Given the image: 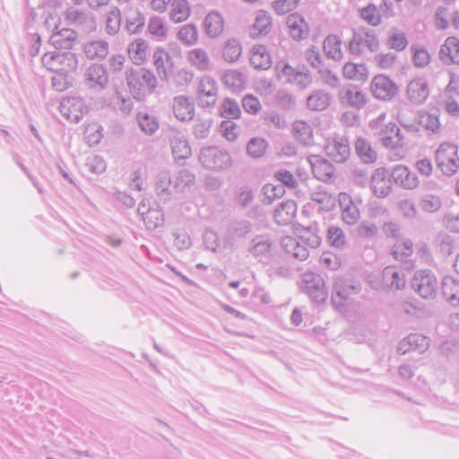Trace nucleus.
Segmentation results:
<instances>
[{"instance_id": "obj_45", "label": "nucleus", "mask_w": 459, "mask_h": 459, "mask_svg": "<svg viewBox=\"0 0 459 459\" xmlns=\"http://www.w3.org/2000/svg\"><path fill=\"white\" fill-rule=\"evenodd\" d=\"M190 15V6L186 0H174L169 13L170 20L174 22H182Z\"/></svg>"}, {"instance_id": "obj_52", "label": "nucleus", "mask_w": 459, "mask_h": 459, "mask_svg": "<svg viewBox=\"0 0 459 459\" xmlns=\"http://www.w3.org/2000/svg\"><path fill=\"white\" fill-rule=\"evenodd\" d=\"M121 25V15L118 8H112L107 14L106 31L109 35H115L118 32Z\"/></svg>"}, {"instance_id": "obj_41", "label": "nucleus", "mask_w": 459, "mask_h": 459, "mask_svg": "<svg viewBox=\"0 0 459 459\" xmlns=\"http://www.w3.org/2000/svg\"><path fill=\"white\" fill-rule=\"evenodd\" d=\"M294 137L303 145L308 146L313 143V129L305 121H296L293 124Z\"/></svg>"}, {"instance_id": "obj_53", "label": "nucleus", "mask_w": 459, "mask_h": 459, "mask_svg": "<svg viewBox=\"0 0 459 459\" xmlns=\"http://www.w3.org/2000/svg\"><path fill=\"white\" fill-rule=\"evenodd\" d=\"M267 142L263 138L255 137L249 140L247 145V152L249 156L257 159L264 155Z\"/></svg>"}, {"instance_id": "obj_21", "label": "nucleus", "mask_w": 459, "mask_h": 459, "mask_svg": "<svg viewBox=\"0 0 459 459\" xmlns=\"http://www.w3.org/2000/svg\"><path fill=\"white\" fill-rule=\"evenodd\" d=\"M390 177L395 184L405 189H414L419 184L417 176L402 165L394 167Z\"/></svg>"}, {"instance_id": "obj_28", "label": "nucleus", "mask_w": 459, "mask_h": 459, "mask_svg": "<svg viewBox=\"0 0 459 459\" xmlns=\"http://www.w3.org/2000/svg\"><path fill=\"white\" fill-rule=\"evenodd\" d=\"M291 38L295 40L306 39L308 35V25L299 13L290 14L286 22Z\"/></svg>"}, {"instance_id": "obj_8", "label": "nucleus", "mask_w": 459, "mask_h": 459, "mask_svg": "<svg viewBox=\"0 0 459 459\" xmlns=\"http://www.w3.org/2000/svg\"><path fill=\"white\" fill-rule=\"evenodd\" d=\"M413 290L423 299L434 298L437 290V281L429 270L415 273L411 281Z\"/></svg>"}, {"instance_id": "obj_43", "label": "nucleus", "mask_w": 459, "mask_h": 459, "mask_svg": "<svg viewBox=\"0 0 459 459\" xmlns=\"http://www.w3.org/2000/svg\"><path fill=\"white\" fill-rule=\"evenodd\" d=\"M342 40L336 35H328L324 40V52L326 56L333 60H341L342 58Z\"/></svg>"}, {"instance_id": "obj_59", "label": "nucleus", "mask_w": 459, "mask_h": 459, "mask_svg": "<svg viewBox=\"0 0 459 459\" xmlns=\"http://www.w3.org/2000/svg\"><path fill=\"white\" fill-rule=\"evenodd\" d=\"M169 54L162 49H156L153 53V61L157 73L161 79H167L164 61L169 59Z\"/></svg>"}, {"instance_id": "obj_55", "label": "nucleus", "mask_w": 459, "mask_h": 459, "mask_svg": "<svg viewBox=\"0 0 459 459\" xmlns=\"http://www.w3.org/2000/svg\"><path fill=\"white\" fill-rule=\"evenodd\" d=\"M221 112L223 117L230 119L238 118L241 114V110L238 102L230 98L224 100Z\"/></svg>"}, {"instance_id": "obj_23", "label": "nucleus", "mask_w": 459, "mask_h": 459, "mask_svg": "<svg viewBox=\"0 0 459 459\" xmlns=\"http://www.w3.org/2000/svg\"><path fill=\"white\" fill-rule=\"evenodd\" d=\"M307 161L316 178L325 181L333 177L334 168L328 160L321 159L316 155H311L307 157Z\"/></svg>"}, {"instance_id": "obj_22", "label": "nucleus", "mask_w": 459, "mask_h": 459, "mask_svg": "<svg viewBox=\"0 0 459 459\" xmlns=\"http://www.w3.org/2000/svg\"><path fill=\"white\" fill-rule=\"evenodd\" d=\"M407 96L414 104H422L429 96L428 82L423 78L411 80L407 85Z\"/></svg>"}, {"instance_id": "obj_42", "label": "nucleus", "mask_w": 459, "mask_h": 459, "mask_svg": "<svg viewBox=\"0 0 459 459\" xmlns=\"http://www.w3.org/2000/svg\"><path fill=\"white\" fill-rule=\"evenodd\" d=\"M413 253V243L410 239L403 240L394 244L392 247L391 254L393 257L402 263L407 264Z\"/></svg>"}, {"instance_id": "obj_36", "label": "nucleus", "mask_w": 459, "mask_h": 459, "mask_svg": "<svg viewBox=\"0 0 459 459\" xmlns=\"http://www.w3.org/2000/svg\"><path fill=\"white\" fill-rule=\"evenodd\" d=\"M148 43L143 39H137L128 46L127 52L130 59L135 65H142L146 57Z\"/></svg>"}, {"instance_id": "obj_44", "label": "nucleus", "mask_w": 459, "mask_h": 459, "mask_svg": "<svg viewBox=\"0 0 459 459\" xmlns=\"http://www.w3.org/2000/svg\"><path fill=\"white\" fill-rule=\"evenodd\" d=\"M327 243L336 249L342 250L347 247V238L344 231L336 226H330L326 233Z\"/></svg>"}, {"instance_id": "obj_38", "label": "nucleus", "mask_w": 459, "mask_h": 459, "mask_svg": "<svg viewBox=\"0 0 459 459\" xmlns=\"http://www.w3.org/2000/svg\"><path fill=\"white\" fill-rule=\"evenodd\" d=\"M223 19L219 13L211 12L204 21L206 34L211 38L218 37L223 30Z\"/></svg>"}, {"instance_id": "obj_47", "label": "nucleus", "mask_w": 459, "mask_h": 459, "mask_svg": "<svg viewBox=\"0 0 459 459\" xmlns=\"http://www.w3.org/2000/svg\"><path fill=\"white\" fill-rule=\"evenodd\" d=\"M436 246L440 255L446 257L451 255L455 251V239L446 233H440L436 238Z\"/></svg>"}, {"instance_id": "obj_61", "label": "nucleus", "mask_w": 459, "mask_h": 459, "mask_svg": "<svg viewBox=\"0 0 459 459\" xmlns=\"http://www.w3.org/2000/svg\"><path fill=\"white\" fill-rule=\"evenodd\" d=\"M275 100L277 105L283 110H290L296 106L295 98L283 90L277 91Z\"/></svg>"}, {"instance_id": "obj_13", "label": "nucleus", "mask_w": 459, "mask_h": 459, "mask_svg": "<svg viewBox=\"0 0 459 459\" xmlns=\"http://www.w3.org/2000/svg\"><path fill=\"white\" fill-rule=\"evenodd\" d=\"M326 155L337 163L345 162L351 154L349 141L344 136H335L325 145Z\"/></svg>"}, {"instance_id": "obj_17", "label": "nucleus", "mask_w": 459, "mask_h": 459, "mask_svg": "<svg viewBox=\"0 0 459 459\" xmlns=\"http://www.w3.org/2000/svg\"><path fill=\"white\" fill-rule=\"evenodd\" d=\"M391 180L386 169H376L370 178V186L375 195L378 198L386 197L392 190Z\"/></svg>"}, {"instance_id": "obj_7", "label": "nucleus", "mask_w": 459, "mask_h": 459, "mask_svg": "<svg viewBox=\"0 0 459 459\" xmlns=\"http://www.w3.org/2000/svg\"><path fill=\"white\" fill-rule=\"evenodd\" d=\"M302 284L303 292L314 302L323 303L327 299L328 293L321 275L314 273H305L302 277Z\"/></svg>"}, {"instance_id": "obj_25", "label": "nucleus", "mask_w": 459, "mask_h": 459, "mask_svg": "<svg viewBox=\"0 0 459 459\" xmlns=\"http://www.w3.org/2000/svg\"><path fill=\"white\" fill-rule=\"evenodd\" d=\"M296 233L300 241L311 248H316L321 244V237L316 223L310 224L307 227L299 225L296 228Z\"/></svg>"}, {"instance_id": "obj_3", "label": "nucleus", "mask_w": 459, "mask_h": 459, "mask_svg": "<svg viewBox=\"0 0 459 459\" xmlns=\"http://www.w3.org/2000/svg\"><path fill=\"white\" fill-rule=\"evenodd\" d=\"M44 66L58 74L75 71L78 66L77 56L70 51H54L45 53L41 58Z\"/></svg>"}, {"instance_id": "obj_5", "label": "nucleus", "mask_w": 459, "mask_h": 459, "mask_svg": "<svg viewBox=\"0 0 459 459\" xmlns=\"http://www.w3.org/2000/svg\"><path fill=\"white\" fill-rule=\"evenodd\" d=\"M361 290L360 284L357 281L337 277L333 282V290L332 293V303L341 309L344 307V301L348 300L351 296L358 294Z\"/></svg>"}, {"instance_id": "obj_37", "label": "nucleus", "mask_w": 459, "mask_h": 459, "mask_svg": "<svg viewBox=\"0 0 459 459\" xmlns=\"http://www.w3.org/2000/svg\"><path fill=\"white\" fill-rule=\"evenodd\" d=\"M171 177L168 170H161L158 173L155 180V193L160 200L169 201L171 196L169 186Z\"/></svg>"}, {"instance_id": "obj_4", "label": "nucleus", "mask_w": 459, "mask_h": 459, "mask_svg": "<svg viewBox=\"0 0 459 459\" xmlns=\"http://www.w3.org/2000/svg\"><path fill=\"white\" fill-rule=\"evenodd\" d=\"M201 164L207 169L222 170L231 166L230 155L215 146H207L199 154Z\"/></svg>"}, {"instance_id": "obj_51", "label": "nucleus", "mask_w": 459, "mask_h": 459, "mask_svg": "<svg viewBox=\"0 0 459 459\" xmlns=\"http://www.w3.org/2000/svg\"><path fill=\"white\" fill-rule=\"evenodd\" d=\"M189 61L201 71H205L210 66V59L207 53L202 48H195L188 54Z\"/></svg>"}, {"instance_id": "obj_9", "label": "nucleus", "mask_w": 459, "mask_h": 459, "mask_svg": "<svg viewBox=\"0 0 459 459\" xmlns=\"http://www.w3.org/2000/svg\"><path fill=\"white\" fill-rule=\"evenodd\" d=\"M370 91L376 99L387 101L396 97L399 88L388 76L377 74L370 83Z\"/></svg>"}, {"instance_id": "obj_30", "label": "nucleus", "mask_w": 459, "mask_h": 459, "mask_svg": "<svg viewBox=\"0 0 459 459\" xmlns=\"http://www.w3.org/2000/svg\"><path fill=\"white\" fill-rule=\"evenodd\" d=\"M340 205L343 221L348 225H354L360 217V212L357 205L346 194L341 195Z\"/></svg>"}, {"instance_id": "obj_46", "label": "nucleus", "mask_w": 459, "mask_h": 459, "mask_svg": "<svg viewBox=\"0 0 459 459\" xmlns=\"http://www.w3.org/2000/svg\"><path fill=\"white\" fill-rule=\"evenodd\" d=\"M342 73L346 78L357 81H365L368 76V67L364 64L347 63Z\"/></svg>"}, {"instance_id": "obj_18", "label": "nucleus", "mask_w": 459, "mask_h": 459, "mask_svg": "<svg viewBox=\"0 0 459 459\" xmlns=\"http://www.w3.org/2000/svg\"><path fill=\"white\" fill-rule=\"evenodd\" d=\"M218 88L215 80L210 76L203 77L198 85L197 94L199 103L203 107H212L217 100Z\"/></svg>"}, {"instance_id": "obj_32", "label": "nucleus", "mask_w": 459, "mask_h": 459, "mask_svg": "<svg viewBox=\"0 0 459 459\" xmlns=\"http://www.w3.org/2000/svg\"><path fill=\"white\" fill-rule=\"evenodd\" d=\"M443 296L453 305L459 306V281L450 275L443 278L441 284Z\"/></svg>"}, {"instance_id": "obj_39", "label": "nucleus", "mask_w": 459, "mask_h": 459, "mask_svg": "<svg viewBox=\"0 0 459 459\" xmlns=\"http://www.w3.org/2000/svg\"><path fill=\"white\" fill-rule=\"evenodd\" d=\"M83 51L89 59H103L108 54V44L103 40H94L84 44Z\"/></svg>"}, {"instance_id": "obj_63", "label": "nucleus", "mask_w": 459, "mask_h": 459, "mask_svg": "<svg viewBox=\"0 0 459 459\" xmlns=\"http://www.w3.org/2000/svg\"><path fill=\"white\" fill-rule=\"evenodd\" d=\"M222 82L231 89H238L243 83V78L241 74L229 70L224 73L221 78Z\"/></svg>"}, {"instance_id": "obj_29", "label": "nucleus", "mask_w": 459, "mask_h": 459, "mask_svg": "<svg viewBox=\"0 0 459 459\" xmlns=\"http://www.w3.org/2000/svg\"><path fill=\"white\" fill-rule=\"evenodd\" d=\"M250 64L255 69L267 70L272 66L271 56L265 46L255 45L250 50Z\"/></svg>"}, {"instance_id": "obj_34", "label": "nucleus", "mask_w": 459, "mask_h": 459, "mask_svg": "<svg viewBox=\"0 0 459 459\" xmlns=\"http://www.w3.org/2000/svg\"><path fill=\"white\" fill-rule=\"evenodd\" d=\"M331 102V95L323 91H314L307 99V106L310 110L323 111L326 109Z\"/></svg>"}, {"instance_id": "obj_49", "label": "nucleus", "mask_w": 459, "mask_h": 459, "mask_svg": "<svg viewBox=\"0 0 459 459\" xmlns=\"http://www.w3.org/2000/svg\"><path fill=\"white\" fill-rule=\"evenodd\" d=\"M144 16L138 11H132L126 19V30L130 34L139 33L144 26Z\"/></svg>"}, {"instance_id": "obj_6", "label": "nucleus", "mask_w": 459, "mask_h": 459, "mask_svg": "<svg viewBox=\"0 0 459 459\" xmlns=\"http://www.w3.org/2000/svg\"><path fill=\"white\" fill-rule=\"evenodd\" d=\"M365 48L371 52L378 50L379 41L375 31L370 29L353 30L352 39L349 43L350 52L353 55H360Z\"/></svg>"}, {"instance_id": "obj_2", "label": "nucleus", "mask_w": 459, "mask_h": 459, "mask_svg": "<svg viewBox=\"0 0 459 459\" xmlns=\"http://www.w3.org/2000/svg\"><path fill=\"white\" fill-rule=\"evenodd\" d=\"M126 80L134 99L139 101L152 93L157 86L155 75L145 68L127 70Z\"/></svg>"}, {"instance_id": "obj_27", "label": "nucleus", "mask_w": 459, "mask_h": 459, "mask_svg": "<svg viewBox=\"0 0 459 459\" xmlns=\"http://www.w3.org/2000/svg\"><path fill=\"white\" fill-rule=\"evenodd\" d=\"M297 213V204L292 200L281 202L274 210L273 217L278 225H288Z\"/></svg>"}, {"instance_id": "obj_1", "label": "nucleus", "mask_w": 459, "mask_h": 459, "mask_svg": "<svg viewBox=\"0 0 459 459\" xmlns=\"http://www.w3.org/2000/svg\"><path fill=\"white\" fill-rule=\"evenodd\" d=\"M385 118V113L380 114L376 119L369 122V128L385 147L403 148L405 143L400 128L394 122L386 123Z\"/></svg>"}, {"instance_id": "obj_62", "label": "nucleus", "mask_w": 459, "mask_h": 459, "mask_svg": "<svg viewBox=\"0 0 459 459\" xmlns=\"http://www.w3.org/2000/svg\"><path fill=\"white\" fill-rule=\"evenodd\" d=\"M178 38L186 44H193L197 39V29L193 24L183 26L178 31Z\"/></svg>"}, {"instance_id": "obj_24", "label": "nucleus", "mask_w": 459, "mask_h": 459, "mask_svg": "<svg viewBox=\"0 0 459 459\" xmlns=\"http://www.w3.org/2000/svg\"><path fill=\"white\" fill-rule=\"evenodd\" d=\"M77 41V33L71 29H62L53 33L49 38V42L56 49H71Z\"/></svg>"}, {"instance_id": "obj_58", "label": "nucleus", "mask_w": 459, "mask_h": 459, "mask_svg": "<svg viewBox=\"0 0 459 459\" xmlns=\"http://www.w3.org/2000/svg\"><path fill=\"white\" fill-rule=\"evenodd\" d=\"M275 69L278 72L279 78H284L287 83H292L294 77L299 72V70L284 62L278 63Z\"/></svg>"}, {"instance_id": "obj_33", "label": "nucleus", "mask_w": 459, "mask_h": 459, "mask_svg": "<svg viewBox=\"0 0 459 459\" xmlns=\"http://www.w3.org/2000/svg\"><path fill=\"white\" fill-rule=\"evenodd\" d=\"M272 26V19L267 12L260 10L257 12L255 22L250 28L249 35L252 38H256L260 35H266Z\"/></svg>"}, {"instance_id": "obj_48", "label": "nucleus", "mask_w": 459, "mask_h": 459, "mask_svg": "<svg viewBox=\"0 0 459 459\" xmlns=\"http://www.w3.org/2000/svg\"><path fill=\"white\" fill-rule=\"evenodd\" d=\"M241 55V46L236 39H230L225 42L222 49V57L229 63L237 61Z\"/></svg>"}, {"instance_id": "obj_12", "label": "nucleus", "mask_w": 459, "mask_h": 459, "mask_svg": "<svg viewBox=\"0 0 459 459\" xmlns=\"http://www.w3.org/2000/svg\"><path fill=\"white\" fill-rule=\"evenodd\" d=\"M405 278L392 266L384 268L381 281H372L371 287L377 290H403L405 286Z\"/></svg>"}, {"instance_id": "obj_15", "label": "nucleus", "mask_w": 459, "mask_h": 459, "mask_svg": "<svg viewBox=\"0 0 459 459\" xmlns=\"http://www.w3.org/2000/svg\"><path fill=\"white\" fill-rule=\"evenodd\" d=\"M59 111L63 117L71 122H79L85 112L83 100L78 97L63 99L59 105Z\"/></svg>"}, {"instance_id": "obj_31", "label": "nucleus", "mask_w": 459, "mask_h": 459, "mask_svg": "<svg viewBox=\"0 0 459 459\" xmlns=\"http://www.w3.org/2000/svg\"><path fill=\"white\" fill-rule=\"evenodd\" d=\"M340 98L342 103L346 102L349 106L360 108L367 103L366 95L356 86H349L341 90Z\"/></svg>"}, {"instance_id": "obj_11", "label": "nucleus", "mask_w": 459, "mask_h": 459, "mask_svg": "<svg viewBox=\"0 0 459 459\" xmlns=\"http://www.w3.org/2000/svg\"><path fill=\"white\" fill-rule=\"evenodd\" d=\"M274 248V241L270 236L258 235L251 240L247 252L259 262H264L272 258Z\"/></svg>"}, {"instance_id": "obj_57", "label": "nucleus", "mask_w": 459, "mask_h": 459, "mask_svg": "<svg viewBox=\"0 0 459 459\" xmlns=\"http://www.w3.org/2000/svg\"><path fill=\"white\" fill-rule=\"evenodd\" d=\"M412 351L425 352L429 347V339L420 333H411L407 336Z\"/></svg>"}, {"instance_id": "obj_26", "label": "nucleus", "mask_w": 459, "mask_h": 459, "mask_svg": "<svg viewBox=\"0 0 459 459\" xmlns=\"http://www.w3.org/2000/svg\"><path fill=\"white\" fill-rule=\"evenodd\" d=\"M253 229L250 221L242 220L232 222L225 234V241L228 244H233L237 239L245 238Z\"/></svg>"}, {"instance_id": "obj_64", "label": "nucleus", "mask_w": 459, "mask_h": 459, "mask_svg": "<svg viewBox=\"0 0 459 459\" xmlns=\"http://www.w3.org/2000/svg\"><path fill=\"white\" fill-rule=\"evenodd\" d=\"M85 166L89 169V171L100 175L106 170L107 165L106 161L102 157L99 155H94L92 157H89L87 159Z\"/></svg>"}, {"instance_id": "obj_56", "label": "nucleus", "mask_w": 459, "mask_h": 459, "mask_svg": "<svg viewBox=\"0 0 459 459\" xmlns=\"http://www.w3.org/2000/svg\"><path fill=\"white\" fill-rule=\"evenodd\" d=\"M457 152V147L455 144L443 143L436 151V161L437 166L444 165L446 159L455 155Z\"/></svg>"}, {"instance_id": "obj_54", "label": "nucleus", "mask_w": 459, "mask_h": 459, "mask_svg": "<svg viewBox=\"0 0 459 459\" xmlns=\"http://www.w3.org/2000/svg\"><path fill=\"white\" fill-rule=\"evenodd\" d=\"M146 227L150 230H155L158 227L163 225L164 222V214L159 209H152L149 212H147L143 218Z\"/></svg>"}, {"instance_id": "obj_40", "label": "nucleus", "mask_w": 459, "mask_h": 459, "mask_svg": "<svg viewBox=\"0 0 459 459\" xmlns=\"http://www.w3.org/2000/svg\"><path fill=\"white\" fill-rule=\"evenodd\" d=\"M355 150L363 163L372 164L377 160V152L366 139L362 137L358 138L355 143Z\"/></svg>"}, {"instance_id": "obj_19", "label": "nucleus", "mask_w": 459, "mask_h": 459, "mask_svg": "<svg viewBox=\"0 0 459 459\" xmlns=\"http://www.w3.org/2000/svg\"><path fill=\"white\" fill-rule=\"evenodd\" d=\"M439 58L446 65H459V39L446 38L439 50Z\"/></svg>"}, {"instance_id": "obj_50", "label": "nucleus", "mask_w": 459, "mask_h": 459, "mask_svg": "<svg viewBox=\"0 0 459 459\" xmlns=\"http://www.w3.org/2000/svg\"><path fill=\"white\" fill-rule=\"evenodd\" d=\"M138 125L146 134H153L159 128V122L154 116L148 113H139L137 115Z\"/></svg>"}, {"instance_id": "obj_60", "label": "nucleus", "mask_w": 459, "mask_h": 459, "mask_svg": "<svg viewBox=\"0 0 459 459\" xmlns=\"http://www.w3.org/2000/svg\"><path fill=\"white\" fill-rule=\"evenodd\" d=\"M360 17L369 25L377 26L381 22V16L373 4H368L360 11Z\"/></svg>"}, {"instance_id": "obj_20", "label": "nucleus", "mask_w": 459, "mask_h": 459, "mask_svg": "<svg viewBox=\"0 0 459 459\" xmlns=\"http://www.w3.org/2000/svg\"><path fill=\"white\" fill-rule=\"evenodd\" d=\"M173 113L180 121H190L195 116V103L186 96H177L173 100Z\"/></svg>"}, {"instance_id": "obj_14", "label": "nucleus", "mask_w": 459, "mask_h": 459, "mask_svg": "<svg viewBox=\"0 0 459 459\" xmlns=\"http://www.w3.org/2000/svg\"><path fill=\"white\" fill-rule=\"evenodd\" d=\"M84 81L90 89L100 91L108 84V74L106 67L100 64L91 65L84 73Z\"/></svg>"}, {"instance_id": "obj_35", "label": "nucleus", "mask_w": 459, "mask_h": 459, "mask_svg": "<svg viewBox=\"0 0 459 459\" xmlns=\"http://www.w3.org/2000/svg\"><path fill=\"white\" fill-rule=\"evenodd\" d=\"M281 246L286 253L300 261L306 260L309 255L307 248L292 237L283 238Z\"/></svg>"}, {"instance_id": "obj_16", "label": "nucleus", "mask_w": 459, "mask_h": 459, "mask_svg": "<svg viewBox=\"0 0 459 459\" xmlns=\"http://www.w3.org/2000/svg\"><path fill=\"white\" fill-rule=\"evenodd\" d=\"M167 137L171 146V152L175 159L185 160L191 155V149L183 133L175 128H169Z\"/></svg>"}, {"instance_id": "obj_10", "label": "nucleus", "mask_w": 459, "mask_h": 459, "mask_svg": "<svg viewBox=\"0 0 459 459\" xmlns=\"http://www.w3.org/2000/svg\"><path fill=\"white\" fill-rule=\"evenodd\" d=\"M65 19L68 24L77 28L83 33H90L96 28L93 15L90 12L75 7L66 9Z\"/></svg>"}]
</instances>
